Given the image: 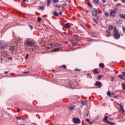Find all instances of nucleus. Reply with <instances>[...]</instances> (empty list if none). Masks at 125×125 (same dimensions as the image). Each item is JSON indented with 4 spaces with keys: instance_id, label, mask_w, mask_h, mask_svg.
<instances>
[{
    "instance_id": "obj_32",
    "label": "nucleus",
    "mask_w": 125,
    "mask_h": 125,
    "mask_svg": "<svg viewBox=\"0 0 125 125\" xmlns=\"http://www.w3.org/2000/svg\"><path fill=\"white\" fill-rule=\"evenodd\" d=\"M37 21L38 22H41V21H42V18L41 17H38L37 19Z\"/></svg>"
},
{
    "instance_id": "obj_60",
    "label": "nucleus",
    "mask_w": 125,
    "mask_h": 125,
    "mask_svg": "<svg viewBox=\"0 0 125 125\" xmlns=\"http://www.w3.org/2000/svg\"><path fill=\"white\" fill-rule=\"evenodd\" d=\"M32 125H37V124H34V123H33Z\"/></svg>"
},
{
    "instance_id": "obj_57",
    "label": "nucleus",
    "mask_w": 125,
    "mask_h": 125,
    "mask_svg": "<svg viewBox=\"0 0 125 125\" xmlns=\"http://www.w3.org/2000/svg\"><path fill=\"white\" fill-rule=\"evenodd\" d=\"M65 44H68V42H65Z\"/></svg>"
},
{
    "instance_id": "obj_48",
    "label": "nucleus",
    "mask_w": 125,
    "mask_h": 125,
    "mask_svg": "<svg viewBox=\"0 0 125 125\" xmlns=\"http://www.w3.org/2000/svg\"><path fill=\"white\" fill-rule=\"evenodd\" d=\"M86 122H87V123H89L90 122L89 119H86Z\"/></svg>"
},
{
    "instance_id": "obj_53",
    "label": "nucleus",
    "mask_w": 125,
    "mask_h": 125,
    "mask_svg": "<svg viewBox=\"0 0 125 125\" xmlns=\"http://www.w3.org/2000/svg\"><path fill=\"white\" fill-rule=\"evenodd\" d=\"M4 74H8V71H5L4 72Z\"/></svg>"
},
{
    "instance_id": "obj_15",
    "label": "nucleus",
    "mask_w": 125,
    "mask_h": 125,
    "mask_svg": "<svg viewBox=\"0 0 125 125\" xmlns=\"http://www.w3.org/2000/svg\"><path fill=\"white\" fill-rule=\"evenodd\" d=\"M118 78H119L121 80H123V81H125V78H124V77L121 74L118 76Z\"/></svg>"
},
{
    "instance_id": "obj_24",
    "label": "nucleus",
    "mask_w": 125,
    "mask_h": 125,
    "mask_svg": "<svg viewBox=\"0 0 125 125\" xmlns=\"http://www.w3.org/2000/svg\"><path fill=\"white\" fill-rule=\"evenodd\" d=\"M75 107H76V105H73L71 107H68V108L69 110H74V109H75Z\"/></svg>"
},
{
    "instance_id": "obj_63",
    "label": "nucleus",
    "mask_w": 125,
    "mask_h": 125,
    "mask_svg": "<svg viewBox=\"0 0 125 125\" xmlns=\"http://www.w3.org/2000/svg\"><path fill=\"white\" fill-rule=\"evenodd\" d=\"M52 71H53V72H54V69H53Z\"/></svg>"
},
{
    "instance_id": "obj_45",
    "label": "nucleus",
    "mask_w": 125,
    "mask_h": 125,
    "mask_svg": "<svg viewBox=\"0 0 125 125\" xmlns=\"http://www.w3.org/2000/svg\"><path fill=\"white\" fill-rule=\"evenodd\" d=\"M88 116H89V111L87 112V113L86 115V117H88Z\"/></svg>"
},
{
    "instance_id": "obj_10",
    "label": "nucleus",
    "mask_w": 125,
    "mask_h": 125,
    "mask_svg": "<svg viewBox=\"0 0 125 125\" xmlns=\"http://www.w3.org/2000/svg\"><path fill=\"white\" fill-rule=\"evenodd\" d=\"M78 42H79V39H75V40H72L71 41V43H72L73 45H76Z\"/></svg>"
},
{
    "instance_id": "obj_28",
    "label": "nucleus",
    "mask_w": 125,
    "mask_h": 125,
    "mask_svg": "<svg viewBox=\"0 0 125 125\" xmlns=\"http://www.w3.org/2000/svg\"><path fill=\"white\" fill-rule=\"evenodd\" d=\"M107 95H108V96H111V92L108 91L107 92Z\"/></svg>"
},
{
    "instance_id": "obj_5",
    "label": "nucleus",
    "mask_w": 125,
    "mask_h": 125,
    "mask_svg": "<svg viewBox=\"0 0 125 125\" xmlns=\"http://www.w3.org/2000/svg\"><path fill=\"white\" fill-rule=\"evenodd\" d=\"M95 85L97 86L99 88H100L102 86V83L100 82H96L95 83Z\"/></svg>"
},
{
    "instance_id": "obj_40",
    "label": "nucleus",
    "mask_w": 125,
    "mask_h": 125,
    "mask_svg": "<svg viewBox=\"0 0 125 125\" xmlns=\"http://www.w3.org/2000/svg\"><path fill=\"white\" fill-rule=\"evenodd\" d=\"M107 124H109L110 125H115L114 123L110 122L109 121L107 122Z\"/></svg>"
},
{
    "instance_id": "obj_54",
    "label": "nucleus",
    "mask_w": 125,
    "mask_h": 125,
    "mask_svg": "<svg viewBox=\"0 0 125 125\" xmlns=\"http://www.w3.org/2000/svg\"><path fill=\"white\" fill-rule=\"evenodd\" d=\"M59 14H60V15H62V12H60L59 13Z\"/></svg>"
},
{
    "instance_id": "obj_37",
    "label": "nucleus",
    "mask_w": 125,
    "mask_h": 125,
    "mask_svg": "<svg viewBox=\"0 0 125 125\" xmlns=\"http://www.w3.org/2000/svg\"><path fill=\"white\" fill-rule=\"evenodd\" d=\"M74 71H78V72H81V71H82V69L76 68L74 70Z\"/></svg>"
},
{
    "instance_id": "obj_14",
    "label": "nucleus",
    "mask_w": 125,
    "mask_h": 125,
    "mask_svg": "<svg viewBox=\"0 0 125 125\" xmlns=\"http://www.w3.org/2000/svg\"><path fill=\"white\" fill-rule=\"evenodd\" d=\"M108 116H105L104 119H103V122H104V123H108Z\"/></svg>"
},
{
    "instance_id": "obj_43",
    "label": "nucleus",
    "mask_w": 125,
    "mask_h": 125,
    "mask_svg": "<svg viewBox=\"0 0 125 125\" xmlns=\"http://www.w3.org/2000/svg\"><path fill=\"white\" fill-rule=\"evenodd\" d=\"M17 112H22V110L19 108H18Z\"/></svg>"
},
{
    "instance_id": "obj_25",
    "label": "nucleus",
    "mask_w": 125,
    "mask_h": 125,
    "mask_svg": "<svg viewBox=\"0 0 125 125\" xmlns=\"http://www.w3.org/2000/svg\"><path fill=\"white\" fill-rule=\"evenodd\" d=\"M105 65H104V63H101L99 64V67H102L103 68H104V66Z\"/></svg>"
},
{
    "instance_id": "obj_22",
    "label": "nucleus",
    "mask_w": 125,
    "mask_h": 125,
    "mask_svg": "<svg viewBox=\"0 0 125 125\" xmlns=\"http://www.w3.org/2000/svg\"><path fill=\"white\" fill-rule=\"evenodd\" d=\"M81 103L82 105H86V102H85V101H82L81 102Z\"/></svg>"
},
{
    "instance_id": "obj_16",
    "label": "nucleus",
    "mask_w": 125,
    "mask_h": 125,
    "mask_svg": "<svg viewBox=\"0 0 125 125\" xmlns=\"http://www.w3.org/2000/svg\"><path fill=\"white\" fill-rule=\"evenodd\" d=\"M39 10H44V6H42L38 8Z\"/></svg>"
},
{
    "instance_id": "obj_29",
    "label": "nucleus",
    "mask_w": 125,
    "mask_h": 125,
    "mask_svg": "<svg viewBox=\"0 0 125 125\" xmlns=\"http://www.w3.org/2000/svg\"><path fill=\"white\" fill-rule=\"evenodd\" d=\"M117 24H119V25H121L122 24V21L121 20H119L117 21Z\"/></svg>"
},
{
    "instance_id": "obj_26",
    "label": "nucleus",
    "mask_w": 125,
    "mask_h": 125,
    "mask_svg": "<svg viewBox=\"0 0 125 125\" xmlns=\"http://www.w3.org/2000/svg\"><path fill=\"white\" fill-rule=\"evenodd\" d=\"M9 50L10 51H12V52H13V50H14V47L10 46V48L9 49Z\"/></svg>"
},
{
    "instance_id": "obj_34",
    "label": "nucleus",
    "mask_w": 125,
    "mask_h": 125,
    "mask_svg": "<svg viewBox=\"0 0 125 125\" xmlns=\"http://www.w3.org/2000/svg\"><path fill=\"white\" fill-rule=\"evenodd\" d=\"M62 68L64 69H67V66H66V65H62Z\"/></svg>"
},
{
    "instance_id": "obj_30",
    "label": "nucleus",
    "mask_w": 125,
    "mask_h": 125,
    "mask_svg": "<svg viewBox=\"0 0 125 125\" xmlns=\"http://www.w3.org/2000/svg\"><path fill=\"white\" fill-rule=\"evenodd\" d=\"M122 88L123 89H124L125 90V84L124 83H122Z\"/></svg>"
},
{
    "instance_id": "obj_52",
    "label": "nucleus",
    "mask_w": 125,
    "mask_h": 125,
    "mask_svg": "<svg viewBox=\"0 0 125 125\" xmlns=\"http://www.w3.org/2000/svg\"><path fill=\"white\" fill-rule=\"evenodd\" d=\"M111 95H115V92H112Z\"/></svg>"
},
{
    "instance_id": "obj_39",
    "label": "nucleus",
    "mask_w": 125,
    "mask_h": 125,
    "mask_svg": "<svg viewBox=\"0 0 125 125\" xmlns=\"http://www.w3.org/2000/svg\"><path fill=\"white\" fill-rule=\"evenodd\" d=\"M88 5L90 7V8H92V5H91V4H90V3H88Z\"/></svg>"
},
{
    "instance_id": "obj_64",
    "label": "nucleus",
    "mask_w": 125,
    "mask_h": 125,
    "mask_svg": "<svg viewBox=\"0 0 125 125\" xmlns=\"http://www.w3.org/2000/svg\"><path fill=\"white\" fill-rule=\"evenodd\" d=\"M96 120H98V117H97V119H96Z\"/></svg>"
},
{
    "instance_id": "obj_20",
    "label": "nucleus",
    "mask_w": 125,
    "mask_h": 125,
    "mask_svg": "<svg viewBox=\"0 0 125 125\" xmlns=\"http://www.w3.org/2000/svg\"><path fill=\"white\" fill-rule=\"evenodd\" d=\"M119 106L121 108V111H122V112H125V109H124V107L123 105H122V104H119Z\"/></svg>"
},
{
    "instance_id": "obj_59",
    "label": "nucleus",
    "mask_w": 125,
    "mask_h": 125,
    "mask_svg": "<svg viewBox=\"0 0 125 125\" xmlns=\"http://www.w3.org/2000/svg\"><path fill=\"white\" fill-rule=\"evenodd\" d=\"M26 0H23L22 1H23V2H25V1H26Z\"/></svg>"
},
{
    "instance_id": "obj_55",
    "label": "nucleus",
    "mask_w": 125,
    "mask_h": 125,
    "mask_svg": "<svg viewBox=\"0 0 125 125\" xmlns=\"http://www.w3.org/2000/svg\"><path fill=\"white\" fill-rule=\"evenodd\" d=\"M118 0H113V1H114V2H116V1H118Z\"/></svg>"
},
{
    "instance_id": "obj_58",
    "label": "nucleus",
    "mask_w": 125,
    "mask_h": 125,
    "mask_svg": "<svg viewBox=\"0 0 125 125\" xmlns=\"http://www.w3.org/2000/svg\"><path fill=\"white\" fill-rule=\"evenodd\" d=\"M118 97V96H114V98H117Z\"/></svg>"
},
{
    "instance_id": "obj_62",
    "label": "nucleus",
    "mask_w": 125,
    "mask_h": 125,
    "mask_svg": "<svg viewBox=\"0 0 125 125\" xmlns=\"http://www.w3.org/2000/svg\"><path fill=\"white\" fill-rule=\"evenodd\" d=\"M81 26L83 27V25L81 24Z\"/></svg>"
},
{
    "instance_id": "obj_47",
    "label": "nucleus",
    "mask_w": 125,
    "mask_h": 125,
    "mask_svg": "<svg viewBox=\"0 0 125 125\" xmlns=\"http://www.w3.org/2000/svg\"><path fill=\"white\" fill-rule=\"evenodd\" d=\"M102 1L103 3H105V2H106V0H102Z\"/></svg>"
},
{
    "instance_id": "obj_56",
    "label": "nucleus",
    "mask_w": 125,
    "mask_h": 125,
    "mask_svg": "<svg viewBox=\"0 0 125 125\" xmlns=\"http://www.w3.org/2000/svg\"><path fill=\"white\" fill-rule=\"evenodd\" d=\"M63 6H66V3L63 4Z\"/></svg>"
},
{
    "instance_id": "obj_6",
    "label": "nucleus",
    "mask_w": 125,
    "mask_h": 125,
    "mask_svg": "<svg viewBox=\"0 0 125 125\" xmlns=\"http://www.w3.org/2000/svg\"><path fill=\"white\" fill-rule=\"evenodd\" d=\"M49 45H50V46H54V47H58V46H60V45H61V44L59 43H49Z\"/></svg>"
},
{
    "instance_id": "obj_13",
    "label": "nucleus",
    "mask_w": 125,
    "mask_h": 125,
    "mask_svg": "<svg viewBox=\"0 0 125 125\" xmlns=\"http://www.w3.org/2000/svg\"><path fill=\"white\" fill-rule=\"evenodd\" d=\"M59 50H60V48H54V49L51 50V52H56V51H59Z\"/></svg>"
},
{
    "instance_id": "obj_7",
    "label": "nucleus",
    "mask_w": 125,
    "mask_h": 125,
    "mask_svg": "<svg viewBox=\"0 0 125 125\" xmlns=\"http://www.w3.org/2000/svg\"><path fill=\"white\" fill-rule=\"evenodd\" d=\"M98 12H98V10H94L92 12V14L93 15V16H96L97 15V14H98Z\"/></svg>"
},
{
    "instance_id": "obj_44",
    "label": "nucleus",
    "mask_w": 125,
    "mask_h": 125,
    "mask_svg": "<svg viewBox=\"0 0 125 125\" xmlns=\"http://www.w3.org/2000/svg\"><path fill=\"white\" fill-rule=\"evenodd\" d=\"M29 73H30L29 71H26V72H23V74H29Z\"/></svg>"
},
{
    "instance_id": "obj_18",
    "label": "nucleus",
    "mask_w": 125,
    "mask_h": 125,
    "mask_svg": "<svg viewBox=\"0 0 125 125\" xmlns=\"http://www.w3.org/2000/svg\"><path fill=\"white\" fill-rule=\"evenodd\" d=\"M103 77V75H98V77L97 78L98 81H100V79H102Z\"/></svg>"
},
{
    "instance_id": "obj_50",
    "label": "nucleus",
    "mask_w": 125,
    "mask_h": 125,
    "mask_svg": "<svg viewBox=\"0 0 125 125\" xmlns=\"http://www.w3.org/2000/svg\"><path fill=\"white\" fill-rule=\"evenodd\" d=\"M90 125H92V124H93V122H91L90 121H89V122L88 123Z\"/></svg>"
},
{
    "instance_id": "obj_51",
    "label": "nucleus",
    "mask_w": 125,
    "mask_h": 125,
    "mask_svg": "<svg viewBox=\"0 0 125 125\" xmlns=\"http://www.w3.org/2000/svg\"><path fill=\"white\" fill-rule=\"evenodd\" d=\"M123 3H125V0H121Z\"/></svg>"
},
{
    "instance_id": "obj_4",
    "label": "nucleus",
    "mask_w": 125,
    "mask_h": 125,
    "mask_svg": "<svg viewBox=\"0 0 125 125\" xmlns=\"http://www.w3.org/2000/svg\"><path fill=\"white\" fill-rule=\"evenodd\" d=\"M72 122L74 124H81V120L79 118H74L72 120Z\"/></svg>"
},
{
    "instance_id": "obj_33",
    "label": "nucleus",
    "mask_w": 125,
    "mask_h": 125,
    "mask_svg": "<svg viewBox=\"0 0 125 125\" xmlns=\"http://www.w3.org/2000/svg\"><path fill=\"white\" fill-rule=\"evenodd\" d=\"M113 11H114V12L117 13V11H118V8L116 7L114 8V10Z\"/></svg>"
},
{
    "instance_id": "obj_23",
    "label": "nucleus",
    "mask_w": 125,
    "mask_h": 125,
    "mask_svg": "<svg viewBox=\"0 0 125 125\" xmlns=\"http://www.w3.org/2000/svg\"><path fill=\"white\" fill-rule=\"evenodd\" d=\"M54 7H56V8H60V7H61V5H59L56 4L54 5Z\"/></svg>"
},
{
    "instance_id": "obj_49",
    "label": "nucleus",
    "mask_w": 125,
    "mask_h": 125,
    "mask_svg": "<svg viewBox=\"0 0 125 125\" xmlns=\"http://www.w3.org/2000/svg\"><path fill=\"white\" fill-rule=\"evenodd\" d=\"M122 75H123V76H125V72H122Z\"/></svg>"
},
{
    "instance_id": "obj_36",
    "label": "nucleus",
    "mask_w": 125,
    "mask_h": 125,
    "mask_svg": "<svg viewBox=\"0 0 125 125\" xmlns=\"http://www.w3.org/2000/svg\"><path fill=\"white\" fill-rule=\"evenodd\" d=\"M53 1L55 3H57V2H58V1H59V0H53Z\"/></svg>"
},
{
    "instance_id": "obj_2",
    "label": "nucleus",
    "mask_w": 125,
    "mask_h": 125,
    "mask_svg": "<svg viewBox=\"0 0 125 125\" xmlns=\"http://www.w3.org/2000/svg\"><path fill=\"white\" fill-rule=\"evenodd\" d=\"M113 38H114L115 40H119V39L121 38V34L118 32L116 28L113 29Z\"/></svg>"
},
{
    "instance_id": "obj_8",
    "label": "nucleus",
    "mask_w": 125,
    "mask_h": 125,
    "mask_svg": "<svg viewBox=\"0 0 125 125\" xmlns=\"http://www.w3.org/2000/svg\"><path fill=\"white\" fill-rule=\"evenodd\" d=\"M62 26H63V27H64V28H66V29H68L71 28L69 23L62 24Z\"/></svg>"
},
{
    "instance_id": "obj_38",
    "label": "nucleus",
    "mask_w": 125,
    "mask_h": 125,
    "mask_svg": "<svg viewBox=\"0 0 125 125\" xmlns=\"http://www.w3.org/2000/svg\"><path fill=\"white\" fill-rule=\"evenodd\" d=\"M16 119L17 120H23V118H19V117H16Z\"/></svg>"
},
{
    "instance_id": "obj_11",
    "label": "nucleus",
    "mask_w": 125,
    "mask_h": 125,
    "mask_svg": "<svg viewBox=\"0 0 125 125\" xmlns=\"http://www.w3.org/2000/svg\"><path fill=\"white\" fill-rule=\"evenodd\" d=\"M93 72L94 74H95V75H97V74H99V71L98 68L94 69L93 70Z\"/></svg>"
},
{
    "instance_id": "obj_12",
    "label": "nucleus",
    "mask_w": 125,
    "mask_h": 125,
    "mask_svg": "<svg viewBox=\"0 0 125 125\" xmlns=\"http://www.w3.org/2000/svg\"><path fill=\"white\" fill-rule=\"evenodd\" d=\"M117 13H115V11H112L110 12V16L111 17H115V16H116V14Z\"/></svg>"
},
{
    "instance_id": "obj_21",
    "label": "nucleus",
    "mask_w": 125,
    "mask_h": 125,
    "mask_svg": "<svg viewBox=\"0 0 125 125\" xmlns=\"http://www.w3.org/2000/svg\"><path fill=\"white\" fill-rule=\"evenodd\" d=\"M114 28V27H113V26L112 25H108V30H113V29Z\"/></svg>"
},
{
    "instance_id": "obj_35",
    "label": "nucleus",
    "mask_w": 125,
    "mask_h": 125,
    "mask_svg": "<svg viewBox=\"0 0 125 125\" xmlns=\"http://www.w3.org/2000/svg\"><path fill=\"white\" fill-rule=\"evenodd\" d=\"M95 3H98L99 2V0H93Z\"/></svg>"
},
{
    "instance_id": "obj_61",
    "label": "nucleus",
    "mask_w": 125,
    "mask_h": 125,
    "mask_svg": "<svg viewBox=\"0 0 125 125\" xmlns=\"http://www.w3.org/2000/svg\"><path fill=\"white\" fill-rule=\"evenodd\" d=\"M20 125H25V124H21Z\"/></svg>"
},
{
    "instance_id": "obj_19",
    "label": "nucleus",
    "mask_w": 125,
    "mask_h": 125,
    "mask_svg": "<svg viewBox=\"0 0 125 125\" xmlns=\"http://www.w3.org/2000/svg\"><path fill=\"white\" fill-rule=\"evenodd\" d=\"M50 3H51V0H47V6H50Z\"/></svg>"
},
{
    "instance_id": "obj_42",
    "label": "nucleus",
    "mask_w": 125,
    "mask_h": 125,
    "mask_svg": "<svg viewBox=\"0 0 125 125\" xmlns=\"http://www.w3.org/2000/svg\"><path fill=\"white\" fill-rule=\"evenodd\" d=\"M31 30H33V26L31 25H28Z\"/></svg>"
},
{
    "instance_id": "obj_1",
    "label": "nucleus",
    "mask_w": 125,
    "mask_h": 125,
    "mask_svg": "<svg viewBox=\"0 0 125 125\" xmlns=\"http://www.w3.org/2000/svg\"><path fill=\"white\" fill-rule=\"evenodd\" d=\"M25 44H27V46H29L30 47H35V42L33 41V40L31 39H26L25 42Z\"/></svg>"
},
{
    "instance_id": "obj_31",
    "label": "nucleus",
    "mask_w": 125,
    "mask_h": 125,
    "mask_svg": "<svg viewBox=\"0 0 125 125\" xmlns=\"http://www.w3.org/2000/svg\"><path fill=\"white\" fill-rule=\"evenodd\" d=\"M104 15L105 16H106V17H109V13L107 12H105L104 13Z\"/></svg>"
},
{
    "instance_id": "obj_9",
    "label": "nucleus",
    "mask_w": 125,
    "mask_h": 125,
    "mask_svg": "<svg viewBox=\"0 0 125 125\" xmlns=\"http://www.w3.org/2000/svg\"><path fill=\"white\" fill-rule=\"evenodd\" d=\"M106 34L105 37H107V38H109V37L111 36V32L109 31V30H106Z\"/></svg>"
},
{
    "instance_id": "obj_41",
    "label": "nucleus",
    "mask_w": 125,
    "mask_h": 125,
    "mask_svg": "<svg viewBox=\"0 0 125 125\" xmlns=\"http://www.w3.org/2000/svg\"><path fill=\"white\" fill-rule=\"evenodd\" d=\"M93 21H94V22H95L96 24H98V21H97L95 19H93Z\"/></svg>"
},
{
    "instance_id": "obj_17",
    "label": "nucleus",
    "mask_w": 125,
    "mask_h": 125,
    "mask_svg": "<svg viewBox=\"0 0 125 125\" xmlns=\"http://www.w3.org/2000/svg\"><path fill=\"white\" fill-rule=\"evenodd\" d=\"M120 18H122L123 19H125V14H120L119 15Z\"/></svg>"
},
{
    "instance_id": "obj_27",
    "label": "nucleus",
    "mask_w": 125,
    "mask_h": 125,
    "mask_svg": "<svg viewBox=\"0 0 125 125\" xmlns=\"http://www.w3.org/2000/svg\"><path fill=\"white\" fill-rule=\"evenodd\" d=\"M53 15H54V16H55L56 17H58V13H57V12H54V13H53Z\"/></svg>"
},
{
    "instance_id": "obj_46",
    "label": "nucleus",
    "mask_w": 125,
    "mask_h": 125,
    "mask_svg": "<svg viewBox=\"0 0 125 125\" xmlns=\"http://www.w3.org/2000/svg\"><path fill=\"white\" fill-rule=\"evenodd\" d=\"M28 57H29V54H26V56L25 57V59H28Z\"/></svg>"
},
{
    "instance_id": "obj_3",
    "label": "nucleus",
    "mask_w": 125,
    "mask_h": 125,
    "mask_svg": "<svg viewBox=\"0 0 125 125\" xmlns=\"http://www.w3.org/2000/svg\"><path fill=\"white\" fill-rule=\"evenodd\" d=\"M7 45H8V44L5 42H0V47L1 48V49L6 48Z\"/></svg>"
}]
</instances>
